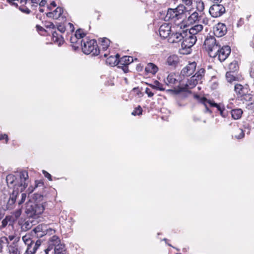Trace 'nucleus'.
I'll return each instance as SVG.
<instances>
[{
    "label": "nucleus",
    "mask_w": 254,
    "mask_h": 254,
    "mask_svg": "<svg viewBox=\"0 0 254 254\" xmlns=\"http://www.w3.org/2000/svg\"><path fill=\"white\" fill-rule=\"evenodd\" d=\"M234 91L237 97L243 103L253 101V95L251 93L250 89L247 84L244 85L241 84H235Z\"/></svg>",
    "instance_id": "nucleus-1"
},
{
    "label": "nucleus",
    "mask_w": 254,
    "mask_h": 254,
    "mask_svg": "<svg viewBox=\"0 0 254 254\" xmlns=\"http://www.w3.org/2000/svg\"><path fill=\"white\" fill-rule=\"evenodd\" d=\"M183 34L180 52L183 54L187 55L190 53L191 48L194 45L197 39L196 36H191L190 33H188V30H186Z\"/></svg>",
    "instance_id": "nucleus-2"
},
{
    "label": "nucleus",
    "mask_w": 254,
    "mask_h": 254,
    "mask_svg": "<svg viewBox=\"0 0 254 254\" xmlns=\"http://www.w3.org/2000/svg\"><path fill=\"white\" fill-rule=\"evenodd\" d=\"M44 210V207L42 204L36 203L30 200L25 204V212L29 217H37Z\"/></svg>",
    "instance_id": "nucleus-3"
},
{
    "label": "nucleus",
    "mask_w": 254,
    "mask_h": 254,
    "mask_svg": "<svg viewBox=\"0 0 254 254\" xmlns=\"http://www.w3.org/2000/svg\"><path fill=\"white\" fill-rule=\"evenodd\" d=\"M6 181L9 189L8 191L16 190L22 192L27 186V183L19 182V180L12 174H9L6 176Z\"/></svg>",
    "instance_id": "nucleus-4"
},
{
    "label": "nucleus",
    "mask_w": 254,
    "mask_h": 254,
    "mask_svg": "<svg viewBox=\"0 0 254 254\" xmlns=\"http://www.w3.org/2000/svg\"><path fill=\"white\" fill-rule=\"evenodd\" d=\"M83 44L81 45L83 52L86 54H92L93 56L98 55L101 50H100L95 40H89L87 38L84 39Z\"/></svg>",
    "instance_id": "nucleus-5"
},
{
    "label": "nucleus",
    "mask_w": 254,
    "mask_h": 254,
    "mask_svg": "<svg viewBox=\"0 0 254 254\" xmlns=\"http://www.w3.org/2000/svg\"><path fill=\"white\" fill-rule=\"evenodd\" d=\"M186 7L184 4H180L175 8H168L165 16V20H171L174 22L182 19Z\"/></svg>",
    "instance_id": "nucleus-6"
},
{
    "label": "nucleus",
    "mask_w": 254,
    "mask_h": 254,
    "mask_svg": "<svg viewBox=\"0 0 254 254\" xmlns=\"http://www.w3.org/2000/svg\"><path fill=\"white\" fill-rule=\"evenodd\" d=\"M194 97L204 105L205 107L206 112L211 113V111L209 109V108L213 107L217 108V110L220 112V115L223 117L225 118L227 116V114L225 113V109L223 106L215 103L213 101L207 100L205 97H200L198 95H195Z\"/></svg>",
    "instance_id": "nucleus-7"
},
{
    "label": "nucleus",
    "mask_w": 254,
    "mask_h": 254,
    "mask_svg": "<svg viewBox=\"0 0 254 254\" xmlns=\"http://www.w3.org/2000/svg\"><path fill=\"white\" fill-rule=\"evenodd\" d=\"M220 46L215 38L212 36L207 37L204 43V48L208 52L209 56L212 58L217 56Z\"/></svg>",
    "instance_id": "nucleus-8"
},
{
    "label": "nucleus",
    "mask_w": 254,
    "mask_h": 254,
    "mask_svg": "<svg viewBox=\"0 0 254 254\" xmlns=\"http://www.w3.org/2000/svg\"><path fill=\"white\" fill-rule=\"evenodd\" d=\"M20 192V191H16V190L8 191L9 198L6 204L2 207L4 210H11L15 208L17 197Z\"/></svg>",
    "instance_id": "nucleus-9"
},
{
    "label": "nucleus",
    "mask_w": 254,
    "mask_h": 254,
    "mask_svg": "<svg viewBox=\"0 0 254 254\" xmlns=\"http://www.w3.org/2000/svg\"><path fill=\"white\" fill-rule=\"evenodd\" d=\"M225 8L222 4H213L209 8V12L213 17L221 16L225 12Z\"/></svg>",
    "instance_id": "nucleus-10"
},
{
    "label": "nucleus",
    "mask_w": 254,
    "mask_h": 254,
    "mask_svg": "<svg viewBox=\"0 0 254 254\" xmlns=\"http://www.w3.org/2000/svg\"><path fill=\"white\" fill-rule=\"evenodd\" d=\"M218 50L217 56L221 62L224 61L231 53V48L229 46H224L222 47L220 46Z\"/></svg>",
    "instance_id": "nucleus-11"
},
{
    "label": "nucleus",
    "mask_w": 254,
    "mask_h": 254,
    "mask_svg": "<svg viewBox=\"0 0 254 254\" xmlns=\"http://www.w3.org/2000/svg\"><path fill=\"white\" fill-rule=\"evenodd\" d=\"M200 81L197 80V79L194 75H193L189 79H188L187 82L185 84V87L180 86L181 85L180 84H179L178 86L180 89V91H186L188 89L193 88Z\"/></svg>",
    "instance_id": "nucleus-12"
},
{
    "label": "nucleus",
    "mask_w": 254,
    "mask_h": 254,
    "mask_svg": "<svg viewBox=\"0 0 254 254\" xmlns=\"http://www.w3.org/2000/svg\"><path fill=\"white\" fill-rule=\"evenodd\" d=\"M227 31L226 25L221 23H218L213 28L214 34L218 37L223 36L227 33Z\"/></svg>",
    "instance_id": "nucleus-13"
},
{
    "label": "nucleus",
    "mask_w": 254,
    "mask_h": 254,
    "mask_svg": "<svg viewBox=\"0 0 254 254\" xmlns=\"http://www.w3.org/2000/svg\"><path fill=\"white\" fill-rule=\"evenodd\" d=\"M159 32L161 37L168 38L172 32L171 26L169 23H164L160 26Z\"/></svg>",
    "instance_id": "nucleus-14"
},
{
    "label": "nucleus",
    "mask_w": 254,
    "mask_h": 254,
    "mask_svg": "<svg viewBox=\"0 0 254 254\" xmlns=\"http://www.w3.org/2000/svg\"><path fill=\"white\" fill-rule=\"evenodd\" d=\"M185 31V30H181L179 31L171 33L168 39V42L171 43H175L182 41L183 39V32Z\"/></svg>",
    "instance_id": "nucleus-15"
},
{
    "label": "nucleus",
    "mask_w": 254,
    "mask_h": 254,
    "mask_svg": "<svg viewBox=\"0 0 254 254\" xmlns=\"http://www.w3.org/2000/svg\"><path fill=\"white\" fill-rule=\"evenodd\" d=\"M196 67V63L195 62L189 63L181 71V74L183 76H189L192 75Z\"/></svg>",
    "instance_id": "nucleus-16"
},
{
    "label": "nucleus",
    "mask_w": 254,
    "mask_h": 254,
    "mask_svg": "<svg viewBox=\"0 0 254 254\" xmlns=\"http://www.w3.org/2000/svg\"><path fill=\"white\" fill-rule=\"evenodd\" d=\"M64 9L61 7H58L53 12H49L46 13L47 17L53 18V19H58L62 18L63 19L65 18V16L63 15Z\"/></svg>",
    "instance_id": "nucleus-17"
},
{
    "label": "nucleus",
    "mask_w": 254,
    "mask_h": 254,
    "mask_svg": "<svg viewBox=\"0 0 254 254\" xmlns=\"http://www.w3.org/2000/svg\"><path fill=\"white\" fill-rule=\"evenodd\" d=\"M48 226L45 224H39L33 230L37 237L41 238L48 233Z\"/></svg>",
    "instance_id": "nucleus-18"
},
{
    "label": "nucleus",
    "mask_w": 254,
    "mask_h": 254,
    "mask_svg": "<svg viewBox=\"0 0 254 254\" xmlns=\"http://www.w3.org/2000/svg\"><path fill=\"white\" fill-rule=\"evenodd\" d=\"M164 81L166 85L171 87H174L179 83L175 74L172 73L169 74Z\"/></svg>",
    "instance_id": "nucleus-19"
},
{
    "label": "nucleus",
    "mask_w": 254,
    "mask_h": 254,
    "mask_svg": "<svg viewBox=\"0 0 254 254\" xmlns=\"http://www.w3.org/2000/svg\"><path fill=\"white\" fill-rule=\"evenodd\" d=\"M119 57L120 56L119 54H117L115 56H110L106 60V64L111 66H115L118 64L119 65V63H118L119 60Z\"/></svg>",
    "instance_id": "nucleus-20"
},
{
    "label": "nucleus",
    "mask_w": 254,
    "mask_h": 254,
    "mask_svg": "<svg viewBox=\"0 0 254 254\" xmlns=\"http://www.w3.org/2000/svg\"><path fill=\"white\" fill-rule=\"evenodd\" d=\"M41 245L40 240H37L35 243L32 242L31 246L27 248L25 252L31 254H34L37 250L38 247Z\"/></svg>",
    "instance_id": "nucleus-21"
},
{
    "label": "nucleus",
    "mask_w": 254,
    "mask_h": 254,
    "mask_svg": "<svg viewBox=\"0 0 254 254\" xmlns=\"http://www.w3.org/2000/svg\"><path fill=\"white\" fill-rule=\"evenodd\" d=\"M133 62V58L130 56H124L119 59L118 63H119V67L122 65H127L131 64Z\"/></svg>",
    "instance_id": "nucleus-22"
},
{
    "label": "nucleus",
    "mask_w": 254,
    "mask_h": 254,
    "mask_svg": "<svg viewBox=\"0 0 254 254\" xmlns=\"http://www.w3.org/2000/svg\"><path fill=\"white\" fill-rule=\"evenodd\" d=\"M60 243H61L60 238L58 236L55 235L50 238L48 241V245L53 249H54L57 247V246L60 244Z\"/></svg>",
    "instance_id": "nucleus-23"
},
{
    "label": "nucleus",
    "mask_w": 254,
    "mask_h": 254,
    "mask_svg": "<svg viewBox=\"0 0 254 254\" xmlns=\"http://www.w3.org/2000/svg\"><path fill=\"white\" fill-rule=\"evenodd\" d=\"M203 29V26L201 24H197L191 27L188 33H190L191 36H195L198 32L201 31Z\"/></svg>",
    "instance_id": "nucleus-24"
},
{
    "label": "nucleus",
    "mask_w": 254,
    "mask_h": 254,
    "mask_svg": "<svg viewBox=\"0 0 254 254\" xmlns=\"http://www.w3.org/2000/svg\"><path fill=\"white\" fill-rule=\"evenodd\" d=\"M158 70V67L153 63H148L145 68V71L147 73L155 74Z\"/></svg>",
    "instance_id": "nucleus-25"
},
{
    "label": "nucleus",
    "mask_w": 254,
    "mask_h": 254,
    "mask_svg": "<svg viewBox=\"0 0 254 254\" xmlns=\"http://www.w3.org/2000/svg\"><path fill=\"white\" fill-rule=\"evenodd\" d=\"M200 18V16L198 15V13L197 12H194L188 17L187 21L189 24H193L198 21Z\"/></svg>",
    "instance_id": "nucleus-26"
},
{
    "label": "nucleus",
    "mask_w": 254,
    "mask_h": 254,
    "mask_svg": "<svg viewBox=\"0 0 254 254\" xmlns=\"http://www.w3.org/2000/svg\"><path fill=\"white\" fill-rule=\"evenodd\" d=\"M243 112L241 109H235L231 111L232 118L234 120L240 119L242 116Z\"/></svg>",
    "instance_id": "nucleus-27"
},
{
    "label": "nucleus",
    "mask_w": 254,
    "mask_h": 254,
    "mask_svg": "<svg viewBox=\"0 0 254 254\" xmlns=\"http://www.w3.org/2000/svg\"><path fill=\"white\" fill-rule=\"evenodd\" d=\"M100 41L101 42L100 48L103 51H106L108 49L110 44V40L106 38H101Z\"/></svg>",
    "instance_id": "nucleus-28"
},
{
    "label": "nucleus",
    "mask_w": 254,
    "mask_h": 254,
    "mask_svg": "<svg viewBox=\"0 0 254 254\" xmlns=\"http://www.w3.org/2000/svg\"><path fill=\"white\" fill-rule=\"evenodd\" d=\"M55 254H65L64 245L61 243L56 247L53 249Z\"/></svg>",
    "instance_id": "nucleus-29"
},
{
    "label": "nucleus",
    "mask_w": 254,
    "mask_h": 254,
    "mask_svg": "<svg viewBox=\"0 0 254 254\" xmlns=\"http://www.w3.org/2000/svg\"><path fill=\"white\" fill-rule=\"evenodd\" d=\"M8 251L9 254H20L17 246L14 243L8 246Z\"/></svg>",
    "instance_id": "nucleus-30"
},
{
    "label": "nucleus",
    "mask_w": 254,
    "mask_h": 254,
    "mask_svg": "<svg viewBox=\"0 0 254 254\" xmlns=\"http://www.w3.org/2000/svg\"><path fill=\"white\" fill-rule=\"evenodd\" d=\"M178 62V58L176 55L169 56L167 60V63L169 65L175 66Z\"/></svg>",
    "instance_id": "nucleus-31"
},
{
    "label": "nucleus",
    "mask_w": 254,
    "mask_h": 254,
    "mask_svg": "<svg viewBox=\"0 0 254 254\" xmlns=\"http://www.w3.org/2000/svg\"><path fill=\"white\" fill-rule=\"evenodd\" d=\"M53 40L54 42L58 43L59 46L64 42L63 38L61 36H59L56 32L53 33Z\"/></svg>",
    "instance_id": "nucleus-32"
},
{
    "label": "nucleus",
    "mask_w": 254,
    "mask_h": 254,
    "mask_svg": "<svg viewBox=\"0 0 254 254\" xmlns=\"http://www.w3.org/2000/svg\"><path fill=\"white\" fill-rule=\"evenodd\" d=\"M70 41L71 43L74 44L72 45V47L75 50L78 49L79 47V46L81 45V43L80 42L79 40L74 35L71 36Z\"/></svg>",
    "instance_id": "nucleus-33"
},
{
    "label": "nucleus",
    "mask_w": 254,
    "mask_h": 254,
    "mask_svg": "<svg viewBox=\"0 0 254 254\" xmlns=\"http://www.w3.org/2000/svg\"><path fill=\"white\" fill-rule=\"evenodd\" d=\"M226 78L228 82L232 83L234 81L237 80L238 78L234 75V72L232 71L227 72L226 73Z\"/></svg>",
    "instance_id": "nucleus-34"
},
{
    "label": "nucleus",
    "mask_w": 254,
    "mask_h": 254,
    "mask_svg": "<svg viewBox=\"0 0 254 254\" xmlns=\"http://www.w3.org/2000/svg\"><path fill=\"white\" fill-rule=\"evenodd\" d=\"M74 35L77 37L81 43V45H82V43L84 42V39H82V38L85 36V34L82 30L78 29L76 31Z\"/></svg>",
    "instance_id": "nucleus-35"
},
{
    "label": "nucleus",
    "mask_w": 254,
    "mask_h": 254,
    "mask_svg": "<svg viewBox=\"0 0 254 254\" xmlns=\"http://www.w3.org/2000/svg\"><path fill=\"white\" fill-rule=\"evenodd\" d=\"M205 71V70L204 68H201L197 70L194 76L197 79V80L201 82V79L204 75Z\"/></svg>",
    "instance_id": "nucleus-36"
},
{
    "label": "nucleus",
    "mask_w": 254,
    "mask_h": 254,
    "mask_svg": "<svg viewBox=\"0 0 254 254\" xmlns=\"http://www.w3.org/2000/svg\"><path fill=\"white\" fill-rule=\"evenodd\" d=\"M33 224L32 222L29 220L25 221L21 226V230L23 231H26L31 228Z\"/></svg>",
    "instance_id": "nucleus-37"
},
{
    "label": "nucleus",
    "mask_w": 254,
    "mask_h": 254,
    "mask_svg": "<svg viewBox=\"0 0 254 254\" xmlns=\"http://www.w3.org/2000/svg\"><path fill=\"white\" fill-rule=\"evenodd\" d=\"M28 178V172L26 171H21L20 172V178L19 182L26 183V181Z\"/></svg>",
    "instance_id": "nucleus-38"
},
{
    "label": "nucleus",
    "mask_w": 254,
    "mask_h": 254,
    "mask_svg": "<svg viewBox=\"0 0 254 254\" xmlns=\"http://www.w3.org/2000/svg\"><path fill=\"white\" fill-rule=\"evenodd\" d=\"M149 86L153 89H156L161 91L164 90L165 89L163 87V85L157 80H155L153 84H149Z\"/></svg>",
    "instance_id": "nucleus-39"
},
{
    "label": "nucleus",
    "mask_w": 254,
    "mask_h": 254,
    "mask_svg": "<svg viewBox=\"0 0 254 254\" xmlns=\"http://www.w3.org/2000/svg\"><path fill=\"white\" fill-rule=\"evenodd\" d=\"M245 133L241 128H238L234 134V137L237 139H240L244 137Z\"/></svg>",
    "instance_id": "nucleus-40"
},
{
    "label": "nucleus",
    "mask_w": 254,
    "mask_h": 254,
    "mask_svg": "<svg viewBox=\"0 0 254 254\" xmlns=\"http://www.w3.org/2000/svg\"><path fill=\"white\" fill-rule=\"evenodd\" d=\"M22 239L24 244L27 245V248L29 246H31L33 241L30 238V237L28 235H25V236H22Z\"/></svg>",
    "instance_id": "nucleus-41"
},
{
    "label": "nucleus",
    "mask_w": 254,
    "mask_h": 254,
    "mask_svg": "<svg viewBox=\"0 0 254 254\" xmlns=\"http://www.w3.org/2000/svg\"><path fill=\"white\" fill-rule=\"evenodd\" d=\"M201 22L204 25H207L208 26H211L213 24V21L211 19V18L206 17L202 18Z\"/></svg>",
    "instance_id": "nucleus-42"
},
{
    "label": "nucleus",
    "mask_w": 254,
    "mask_h": 254,
    "mask_svg": "<svg viewBox=\"0 0 254 254\" xmlns=\"http://www.w3.org/2000/svg\"><path fill=\"white\" fill-rule=\"evenodd\" d=\"M8 238L6 237H2L0 238V248L2 249L5 245H8Z\"/></svg>",
    "instance_id": "nucleus-43"
},
{
    "label": "nucleus",
    "mask_w": 254,
    "mask_h": 254,
    "mask_svg": "<svg viewBox=\"0 0 254 254\" xmlns=\"http://www.w3.org/2000/svg\"><path fill=\"white\" fill-rule=\"evenodd\" d=\"M196 9L200 12L203 11L204 9V4L201 0H198L196 2Z\"/></svg>",
    "instance_id": "nucleus-44"
},
{
    "label": "nucleus",
    "mask_w": 254,
    "mask_h": 254,
    "mask_svg": "<svg viewBox=\"0 0 254 254\" xmlns=\"http://www.w3.org/2000/svg\"><path fill=\"white\" fill-rule=\"evenodd\" d=\"M229 69L231 70V71L233 72L234 71L237 70L238 68V64L236 61H234L230 63L229 65Z\"/></svg>",
    "instance_id": "nucleus-45"
},
{
    "label": "nucleus",
    "mask_w": 254,
    "mask_h": 254,
    "mask_svg": "<svg viewBox=\"0 0 254 254\" xmlns=\"http://www.w3.org/2000/svg\"><path fill=\"white\" fill-rule=\"evenodd\" d=\"M142 110L140 106H139L137 108H135V110L132 112L131 114L132 115H140L142 114Z\"/></svg>",
    "instance_id": "nucleus-46"
},
{
    "label": "nucleus",
    "mask_w": 254,
    "mask_h": 254,
    "mask_svg": "<svg viewBox=\"0 0 254 254\" xmlns=\"http://www.w3.org/2000/svg\"><path fill=\"white\" fill-rule=\"evenodd\" d=\"M22 210L21 207H19L17 210L13 212V215L16 219L18 218L21 215Z\"/></svg>",
    "instance_id": "nucleus-47"
},
{
    "label": "nucleus",
    "mask_w": 254,
    "mask_h": 254,
    "mask_svg": "<svg viewBox=\"0 0 254 254\" xmlns=\"http://www.w3.org/2000/svg\"><path fill=\"white\" fill-rule=\"evenodd\" d=\"M26 198V194L25 193H22L21 195L20 199L18 201V205H21L25 201Z\"/></svg>",
    "instance_id": "nucleus-48"
},
{
    "label": "nucleus",
    "mask_w": 254,
    "mask_h": 254,
    "mask_svg": "<svg viewBox=\"0 0 254 254\" xmlns=\"http://www.w3.org/2000/svg\"><path fill=\"white\" fill-rule=\"evenodd\" d=\"M44 25L47 28L54 29L55 28L54 23L49 21H45Z\"/></svg>",
    "instance_id": "nucleus-49"
},
{
    "label": "nucleus",
    "mask_w": 254,
    "mask_h": 254,
    "mask_svg": "<svg viewBox=\"0 0 254 254\" xmlns=\"http://www.w3.org/2000/svg\"><path fill=\"white\" fill-rule=\"evenodd\" d=\"M7 238H8V242H9V241H11L13 240H14L15 242H17L19 241V240L20 239L19 237H16V236L14 235H9L8 237H7Z\"/></svg>",
    "instance_id": "nucleus-50"
},
{
    "label": "nucleus",
    "mask_w": 254,
    "mask_h": 254,
    "mask_svg": "<svg viewBox=\"0 0 254 254\" xmlns=\"http://www.w3.org/2000/svg\"><path fill=\"white\" fill-rule=\"evenodd\" d=\"M53 249L48 245V248L44 250L45 254L53 253Z\"/></svg>",
    "instance_id": "nucleus-51"
},
{
    "label": "nucleus",
    "mask_w": 254,
    "mask_h": 254,
    "mask_svg": "<svg viewBox=\"0 0 254 254\" xmlns=\"http://www.w3.org/2000/svg\"><path fill=\"white\" fill-rule=\"evenodd\" d=\"M43 174H44V176L48 178L49 181H52V176L51 174H50L49 173H48L47 171L43 170Z\"/></svg>",
    "instance_id": "nucleus-52"
},
{
    "label": "nucleus",
    "mask_w": 254,
    "mask_h": 254,
    "mask_svg": "<svg viewBox=\"0 0 254 254\" xmlns=\"http://www.w3.org/2000/svg\"><path fill=\"white\" fill-rule=\"evenodd\" d=\"M145 93L147 94L149 97H151L154 95V93L152 92L151 90L148 88H146L145 89Z\"/></svg>",
    "instance_id": "nucleus-53"
},
{
    "label": "nucleus",
    "mask_w": 254,
    "mask_h": 254,
    "mask_svg": "<svg viewBox=\"0 0 254 254\" xmlns=\"http://www.w3.org/2000/svg\"><path fill=\"white\" fill-rule=\"evenodd\" d=\"M5 139L6 141V143L8 141V136L6 134H0V140H3Z\"/></svg>",
    "instance_id": "nucleus-54"
},
{
    "label": "nucleus",
    "mask_w": 254,
    "mask_h": 254,
    "mask_svg": "<svg viewBox=\"0 0 254 254\" xmlns=\"http://www.w3.org/2000/svg\"><path fill=\"white\" fill-rule=\"evenodd\" d=\"M182 1L186 5L188 6L191 5L192 3V0H182Z\"/></svg>",
    "instance_id": "nucleus-55"
},
{
    "label": "nucleus",
    "mask_w": 254,
    "mask_h": 254,
    "mask_svg": "<svg viewBox=\"0 0 254 254\" xmlns=\"http://www.w3.org/2000/svg\"><path fill=\"white\" fill-rule=\"evenodd\" d=\"M7 217H6L4 219H3L1 222V227L2 228L5 227L7 225Z\"/></svg>",
    "instance_id": "nucleus-56"
},
{
    "label": "nucleus",
    "mask_w": 254,
    "mask_h": 254,
    "mask_svg": "<svg viewBox=\"0 0 254 254\" xmlns=\"http://www.w3.org/2000/svg\"><path fill=\"white\" fill-rule=\"evenodd\" d=\"M58 29L62 33L64 32L65 31V28L64 27V26L62 25H59L58 27Z\"/></svg>",
    "instance_id": "nucleus-57"
},
{
    "label": "nucleus",
    "mask_w": 254,
    "mask_h": 254,
    "mask_svg": "<svg viewBox=\"0 0 254 254\" xmlns=\"http://www.w3.org/2000/svg\"><path fill=\"white\" fill-rule=\"evenodd\" d=\"M48 0H42L39 3V6L40 7L44 6L47 3Z\"/></svg>",
    "instance_id": "nucleus-58"
},
{
    "label": "nucleus",
    "mask_w": 254,
    "mask_h": 254,
    "mask_svg": "<svg viewBox=\"0 0 254 254\" xmlns=\"http://www.w3.org/2000/svg\"><path fill=\"white\" fill-rule=\"evenodd\" d=\"M32 4V6H34V4H38L40 0H30Z\"/></svg>",
    "instance_id": "nucleus-59"
},
{
    "label": "nucleus",
    "mask_w": 254,
    "mask_h": 254,
    "mask_svg": "<svg viewBox=\"0 0 254 254\" xmlns=\"http://www.w3.org/2000/svg\"><path fill=\"white\" fill-rule=\"evenodd\" d=\"M214 4H219L222 0H210Z\"/></svg>",
    "instance_id": "nucleus-60"
},
{
    "label": "nucleus",
    "mask_w": 254,
    "mask_h": 254,
    "mask_svg": "<svg viewBox=\"0 0 254 254\" xmlns=\"http://www.w3.org/2000/svg\"><path fill=\"white\" fill-rule=\"evenodd\" d=\"M123 66V69L125 72H127L128 71V68L127 65H122Z\"/></svg>",
    "instance_id": "nucleus-61"
},
{
    "label": "nucleus",
    "mask_w": 254,
    "mask_h": 254,
    "mask_svg": "<svg viewBox=\"0 0 254 254\" xmlns=\"http://www.w3.org/2000/svg\"><path fill=\"white\" fill-rule=\"evenodd\" d=\"M68 25L70 26V28L71 29V30L72 31H73V30H74V26H73V24L70 23H69Z\"/></svg>",
    "instance_id": "nucleus-62"
},
{
    "label": "nucleus",
    "mask_w": 254,
    "mask_h": 254,
    "mask_svg": "<svg viewBox=\"0 0 254 254\" xmlns=\"http://www.w3.org/2000/svg\"><path fill=\"white\" fill-rule=\"evenodd\" d=\"M51 5H52L53 7H56V3L54 1L51 2Z\"/></svg>",
    "instance_id": "nucleus-63"
},
{
    "label": "nucleus",
    "mask_w": 254,
    "mask_h": 254,
    "mask_svg": "<svg viewBox=\"0 0 254 254\" xmlns=\"http://www.w3.org/2000/svg\"><path fill=\"white\" fill-rule=\"evenodd\" d=\"M39 11L41 12H44V9L42 8H40L39 9Z\"/></svg>",
    "instance_id": "nucleus-64"
}]
</instances>
